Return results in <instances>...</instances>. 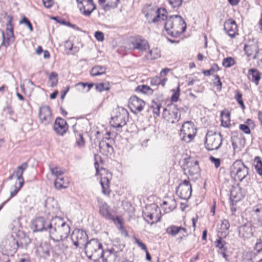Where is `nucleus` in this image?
<instances>
[{
    "mask_svg": "<svg viewBox=\"0 0 262 262\" xmlns=\"http://www.w3.org/2000/svg\"><path fill=\"white\" fill-rule=\"evenodd\" d=\"M163 23L165 30L170 36L174 37L184 32L186 28V24L182 16L179 15H173L167 16Z\"/></svg>",
    "mask_w": 262,
    "mask_h": 262,
    "instance_id": "f257e3e1",
    "label": "nucleus"
},
{
    "mask_svg": "<svg viewBox=\"0 0 262 262\" xmlns=\"http://www.w3.org/2000/svg\"><path fill=\"white\" fill-rule=\"evenodd\" d=\"M95 163L94 166L96 169V176L99 175L100 176V182L102 187V193L105 195H109L111 192L110 187V180L112 179V175L108 170L103 167L99 168V161L101 163V158L98 155L94 156Z\"/></svg>",
    "mask_w": 262,
    "mask_h": 262,
    "instance_id": "f03ea898",
    "label": "nucleus"
},
{
    "mask_svg": "<svg viewBox=\"0 0 262 262\" xmlns=\"http://www.w3.org/2000/svg\"><path fill=\"white\" fill-rule=\"evenodd\" d=\"M83 248L88 258L96 261L103 256L104 250L102 244L96 238L88 241Z\"/></svg>",
    "mask_w": 262,
    "mask_h": 262,
    "instance_id": "7ed1b4c3",
    "label": "nucleus"
},
{
    "mask_svg": "<svg viewBox=\"0 0 262 262\" xmlns=\"http://www.w3.org/2000/svg\"><path fill=\"white\" fill-rule=\"evenodd\" d=\"M229 170L231 178L235 181L242 182L249 174V168L241 160L235 161Z\"/></svg>",
    "mask_w": 262,
    "mask_h": 262,
    "instance_id": "20e7f679",
    "label": "nucleus"
},
{
    "mask_svg": "<svg viewBox=\"0 0 262 262\" xmlns=\"http://www.w3.org/2000/svg\"><path fill=\"white\" fill-rule=\"evenodd\" d=\"M144 13L149 23L158 24L164 20L167 12L164 8L156 9L150 5L146 7Z\"/></svg>",
    "mask_w": 262,
    "mask_h": 262,
    "instance_id": "39448f33",
    "label": "nucleus"
},
{
    "mask_svg": "<svg viewBox=\"0 0 262 262\" xmlns=\"http://www.w3.org/2000/svg\"><path fill=\"white\" fill-rule=\"evenodd\" d=\"M222 140L221 133L208 131L205 138V147L208 150H217L221 147Z\"/></svg>",
    "mask_w": 262,
    "mask_h": 262,
    "instance_id": "423d86ee",
    "label": "nucleus"
},
{
    "mask_svg": "<svg viewBox=\"0 0 262 262\" xmlns=\"http://www.w3.org/2000/svg\"><path fill=\"white\" fill-rule=\"evenodd\" d=\"M196 128L191 121L184 122L181 127L180 136L181 140L186 143L190 142L196 134Z\"/></svg>",
    "mask_w": 262,
    "mask_h": 262,
    "instance_id": "0eeeda50",
    "label": "nucleus"
},
{
    "mask_svg": "<svg viewBox=\"0 0 262 262\" xmlns=\"http://www.w3.org/2000/svg\"><path fill=\"white\" fill-rule=\"evenodd\" d=\"M163 116L167 122L175 123L180 119L179 110L176 105L171 104L164 108Z\"/></svg>",
    "mask_w": 262,
    "mask_h": 262,
    "instance_id": "6e6552de",
    "label": "nucleus"
},
{
    "mask_svg": "<svg viewBox=\"0 0 262 262\" xmlns=\"http://www.w3.org/2000/svg\"><path fill=\"white\" fill-rule=\"evenodd\" d=\"M71 238L76 247L83 248L88 241V235L84 230L75 229L71 235Z\"/></svg>",
    "mask_w": 262,
    "mask_h": 262,
    "instance_id": "1a4fd4ad",
    "label": "nucleus"
},
{
    "mask_svg": "<svg viewBox=\"0 0 262 262\" xmlns=\"http://www.w3.org/2000/svg\"><path fill=\"white\" fill-rule=\"evenodd\" d=\"M31 228L34 232L44 231L51 232L52 224L43 217H36L32 222Z\"/></svg>",
    "mask_w": 262,
    "mask_h": 262,
    "instance_id": "9d476101",
    "label": "nucleus"
},
{
    "mask_svg": "<svg viewBox=\"0 0 262 262\" xmlns=\"http://www.w3.org/2000/svg\"><path fill=\"white\" fill-rule=\"evenodd\" d=\"M129 49L138 50L143 52L149 49L148 41L141 36H137L132 38L128 43Z\"/></svg>",
    "mask_w": 262,
    "mask_h": 262,
    "instance_id": "9b49d317",
    "label": "nucleus"
},
{
    "mask_svg": "<svg viewBox=\"0 0 262 262\" xmlns=\"http://www.w3.org/2000/svg\"><path fill=\"white\" fill-rule=\"evenodd\" d=\"M85 124H86V122L81 123H76L72 126V129L76 137L75 146L79 148H82L85 147V141L82 135L83 133L84 132V130L80 129V127L81 125H85Z\"/></svg>",
    "mask_w": 262,
    "mask_h": 262,
    "instance_id": "f8f14e48",
    "label": "nucleus"
},
{
    "mask_svg": "<svg viewBox=\"0 0 262 262\" xmlns=\"http://www.w3.org/2000/svg\"><path fill=\"white\" fill-rule=\"evenodd\" d=\"M80 12L85 16H90L96 9L93 0H76Z\"/></svg>",
    "mask_w": 262,
    "mask_h": 262,
    "instance_id": "ddd939ff",
    "label": "nucleus"
},
{
    "mask_svg": "<svg viewBox=\"0 0 262 262\" xmlns=\"http://www.w3.org/2000/svg\"><path fill=\"white\" fill-rule=\"evenodd\" d=\"M177 193L178 196L183 200H188L191 195V185L189 181L185 180L177 189Z\"/></svg>",
    "mask_w": 262,
    "mask_h": 262,
    "instance_id": "4468645a",
    "label": "nucleus"
},
{
    "mask_svg": "<svg viewBox=\"0 0 262 262\" xmlns=\"http://www.w3.org/2000/svg\"><path fill=\"white\" fill-rule=\"evenodd\" d=\"M97 200L100 214L106 220H114V214L106 203L100 198H98Z\"/></svg>",
    "mask_w": 262,
    "mask_h": 262,
    "instance_id": "2eb2a0df",
    "label": "nucleus"
},
{
    "mask_svg": "<svg viewBox=\"0 0 262 262\" xmlns=\"http://www.w3.org/2000/svg\"><path fill=\"white\" fill-rule=\"evenodd\" d=\"M145 105V102L136 96H132L129 100V106L132 112L138 113L141 112Z\"/></svg>",
    "mask_w": 262,
    "mask_h": 262,
    "instance_id": "dca6fc26",
    "label": "nucleus"
},
{
    "mask_svg": "<svg viewBox=\"0 0 262 262\" xmlns=\"http://www.w3.org/2000/svg\"><path fill=\"white\" fill-rule=\"evenodd\" d=\"M39 118L41 123L45 125L50 124L52 121V112L49 106H43L39 108Z\"/></svg>",
    "mask_w": 262,
    "mask_h": 262,
    "instance_id": "f3484780",
    "label": "nucleus"
},
{
    "mask_svg": "<svg viewBox=\"0 0 262 262\" xmlns=\"http://www.w3.org/2000/svg\"><path fill=\"white\" fill-rule=\"evenodd\" d=\"M102 258L103 262H120V253L114 249H107L103 251Z\"/></svg>",
    "mask_w": 262,
    "mask_h": 262,
    "instance_id": "a211bd4d",
    "label": "nucleus"
},
{
    "mask_svg": "<svg viewBox=\"0 0 262 262\" xmlns=\"http://www.w3.org/2000/svg\"><path fill=\"white\" fill-rule=\"evenodd\" d=\"M244 51L248 57H252L254 59L260 58L261 51L258 49L257 45L255 43L245 44Z\"/></svg>",
    "mask_w": 262,
    "mask_h": 262,
    "instance_id": "6ab92c4d",
    "label": "nucleus"
},
{
    "mask_svg": "<svg viewBox=\"0 0 262 262\" xmlns=\"http://www.w3.org/2000/svg\"><path fill=\"white\" fill-rule=\"evenodd\" d=\"M238 235L244 241L249 239L253 235V228L251 224H245L238 228Z\"/></svg>",
    "mask_w": 262,
    "mask_h": 262,
    "instance_id": "aec40b11",
    "label": "nucleus"
},
{
    "mask_svg": "<svg viewBox=\"0 0 262 262\" xmlns=\"http://www.w3.org/2000/svg\"><path fill=\"white\" fill-rule=\"evenodd\" d=\"M224 29L226 33L231 37H234L237 34L238 29L237 24L234 20L228 19L225 21Z\"/></svg>",
    "mask_w": 262,
    "mask_h": 262,
    "instance_id": "412c9836",
    "label": "nucleus"
},
{
    "mask_svg": "<svg viewBox=\"0 0 262 262\" xmlns=\"http://www.w3.org/2000/svg\"><path fill=\"white\" fill-rule=\"evenodd\" d=\"M157 208L156 206H151L150 207V211H148L149 208H147L146 211L143 212V216L148 223L152 224L159 221L160 217H158L157 216L155 219V214H157Z\"/></svg>",
    "mask_w": 262,
    "mask_h": 262,
    "instance_id": "4be33fe9",
    "label": "nucleus"
},
{
    "mask_svg": "<svg viewBox=\"0 0 262 262\" xmlns=\"http://www.w3.org/2000/svg\"><path fill=\"white\" fill-rule=\"evenodd\" d=\"M185 163L188 168L190 174L195 175L199 173L200 168L199 166V161L192 157L185 159Z\"/></svg>",
    "mask_w": 262,
    "mask_h": 262,
    "instance_id": "5701e85b",
    "label": "nucleus"
},
{
    "mask_svg": "<svg viewBox=\"0 0 262 262\" xmlns=\"http://www.w3.org/2000/svg\"><path fill=\"white\" fill-rule=\"evenodd\" d=\"M110 124L114 128H121L126 124L125 115L119 113L116 116H112L110 121Z\"/></svg>",
    "mask_w": 262,
    "mask_h": 262,
    "instance_id": "b1692460",
    "label": "nucleus"
},
{
    "mask_svg": "<svg viewBox=\"0 0 262 262\" xmlns=\"http://www.w3.org/2000/svg\"><path fill=\"white\" fill-rule=\"evenodd\" d=\"M246 191L241 187H233L230 190V199L232 202H237L245 195Z\"/></svg>",
    "mask_w": 262,
    "mask_h": 262,
    "instance_id": "393cba45",
    "label": "nucleus"
},
{
    "mask_svg": "<svg viewBox=\"0 0 262 262\" xmlns=\"http://www.w3.org/2000/svg\"><path fill=\"white\" fill-rule=\"evenodd\" d=\"M53 129L57 134L63 136L66 133V121L58 117L55 121Z\"/></svg>",
    "mask_w": 262,
    "mask_h": 262,
    "instance_id": "a878e982",
    "label": "nucleus"
},
{
    "mask_svg": "<svg viewBox=\"0 0 262 262\" xmlns=\"http://www.w3.org/2000/svg\"><path fill=\"white\" fill-rule=\"evenodd\" d=\"M100 152L106 156L111 155L114 152L113 146L106 140H102L100 142L99 145Z\"/></svg>",
    "mask_w": 262,
    "mask_h": 262,
    "instance_id": "bb28decb",
    "label": "nucleus"
},
{
    "mask_svg": "<svg viewBox=\"0 0 262 262\" xmlns=\"http://www.w3.org/2000/svg\"><path fill=\"white\" fill-rule=\"evenodd\" d=\"M46 212L49 214L55 213L57 209L56 201L53 198H48L45 201Z\"/></svg>",
    "mask_w": 262,
    "mask_h": 262,
    "instance_id": "cd10ccee",
    "label": "nucleus"
},
{
    "mask_svg": "<svg viewBox=\"0 0 262 262\" xmlns=\"http://www.w3.org/2000/svg\"><path fill=\"white\" fill-rule=\"evenodd\" d=\"M248 78L256 85H258L261 78V73L256 69H250L248 72Z\"/></svg>",
    "mask_w": 262,
    "mask_h": 262,
    "instance_id": "c85d7f7f",
    "label": "nucleus"
},
{
    "mask_svg": "<svg viewBox=\"0 0 262 262\" xmlns=\"http://www.w3.org/2000/svg\"><path fill=\"white\" fill-rule=\"evenodd\" d=\"M4 247L6 251L15 253L18 247V242L12 236L10 239H7L5 241Z\"/></svg>",
    "mask_w": 262,
    "mask_h": 262,
    "instance_id": "c756f323",
    "label": "nucleus"
},
{
    "mask_svg": "<svg viewBox=\"0 0 262 262\" xmlns=\"http://www.w3.org/2000/svg\"><path fill=\"white\" fill-rule=\"evenodd\" d=\"M52 228L50 233H53L58 229L63 227L66 225V222L63 221V218L56 216L52 220Z\"/></svg>",
    "mask_w": 262,
    "mask_h": 262,
    "instance_id": "7c9ffc66",
    "label": "nucleus"
},
{
    "mask_svg": "<svg viewBox=\"0 0 262 262\" xmlns=\"http://www.w3.org/2000/svg\"><path fill=\"white\" fill-rule=\"evenodd\" d=\"M221 125L224 127L229 128L230 124V113L227 110L223 111L221 113Z\"/></svg>",
    "mask_w": 262,
    "mask_h": 262,
    "instance_id": "2f4dec72",
    "label": "nucleus"
},
{
    "mask_svg": "<svg viewBox=\"0 0 262 262\" xmlns=\"http://www.w3.org/2000/svg\"><path fill=\"white\" fill-rule=\"evenodd\" d=\"M119 1L120 0H99L98 3L100 5H103L105 10H107L111 8H116Z\"/></svg>",
    "mask_w": 262,
    "mask_h": 262,
    "instance_id": "473e14b6",
    "label": "nucleus"
},
{
    "mask_svg": "<svg viewBox=\"0 0 262 262\" xmlns=\"http://www.w3.org/2000/svg\"><path fill=\"white\" fill-rule=\"evenodd\" d=\"M162 205L165 213H168L176 208L177 203L174 199H170L167 201H164Z\"/></svg>",
    "mask_w": 262,
    "mask_h": 262,
    "instance_id": "72a5a7b5",
    "label": "nucleus"
},
{
    "mask_svg": "<svg viewBox=\"0 0 262 262\" xmlns=\"http://www.w3.org/2000/svg\"><path fill=\"white\" fill-rule=\"evenodd\" d=\"M0 33L2 37V42L1 43V46H4L6 48L10 46L11 42L14 41V39L13 38L12 36L9 35V33L8 32H6L5 35L4 31H2L1 29Z\"/></svg>",
    "mask_w": 262,
    "mask_h": 262,
    "instance_id": "f704fd0d",
    "label": "nucleus"
},
{
    "mask_svg": "<svg viewBox=\"0 0 262 262\" xmlns=\"http://www.w3.org/2000/svg\"><path fill=\"white\" fill-rule=\"evenodd\" d=\"M106 69L104 66H96L92 68L90 74L92 76H100L105 73Z\"/></svg>",
    "mask_w": 262,
    "mask_h": 262,
    "instance_id": "c9c22d12",
    "label": "nucleus"
},
{
    "mask_svg": "<svg viewBox=\"0 0 262 262\" xmlns=\"http://www.w3.org/2000/svg\"><path fill=\"white\" fill-rule=\"evenodd\" d=\"M161 56L160 51L157 48H154L150 50L146 55V58L148 60H154L158 59Z\"/></svg>",
    "mask_w": 262,
    "mask_h": 262,
    "instance_id": "e433bc0d",
    "label": "nucleus"
},
{
    "mask_svg": "<svg viewBox=\"0 0 262 262\" xmlns=\"http://www.w3.org/2000/svg\"><path fill=\"white\" fill-rule=\"evenodd\" d=\"M8 18V23L6 24V31L7 32L9 33V35L13 37V38L14 39V25L12 23L13 20V17L12 15H8L7 16Z\"/></svg>",
    "mask_w": 262,
    "mask_h": 262,
    "instance_id": "4c0bfd02",
    "label": "nucleus"
},
{
    "mask_svg": "<svg viewBox=\"0 0 262 262\" xmlns=\"http://www.w3.org/2000/svg\"><path fill=\"white\" fill-rule=\"evenodd\" d=\"M28 164L27 162L23 163L17 168V170L14 171L17 176V179H21L24 171L27 168Z\"/></svg>",
    "mask_w": 262,
    "mask_h": 262,
    "instance_id": "58836bf2",
    "label": "nucleus"
},
{
    "mask_svg": "<svg viewBox=\"0 0 262 262\" xmlns=\"http://www.w3.org/2000/svg\"><path fill=\"white\" fill-rule=\"evenodd\" d=\"M254 167L257 173L262 176V161L259 157H256L254 160Z\"/></svg>",
    "mask_w": 262,
    "mask_h": 262,
    "instance_id": "ea45409f",
    "label": "nucleus"
},
{
    "mask_svg": "<svg viewBox=\"0 0 262 262\" xmlns=\"http://www.w3.org/2000/svg\"><path fill=\"white\" fill-rule=\"evenodd\" d=\"M181 230L184 231L185 232H186V229L181 227H177L176 226H172L167 229V232L172 236L177 235Z\"/></svg>",
    "mask_w": 262,
    "mask_h": 262,
    "instance_id": "a19ab883",
    "label": "nucleus"
},
{
    "mask_svg": "<svg viewBox=\"0 0 262 262\" xmlns=\"http://www.w3.org/2000/svg\"><path fill=\"white\" fill-rule=\"evenodd\" d=\"M136 91L148 95H152L154 92L153 90L146 85L138 86L136 88Z\"/></svg>",
    "mask_w": 262,
    "mask_h": 262,
    "instance_id": "79ce46f5",
    "label": "nucleus"
},
{
    "mask_svg": "<svg viewBox=\"0 0 262 262\" xmlns=\"http://www.w3.org/2000/svg\"><path fill=\"white\" fill-rule=\"evenodd\" d=\"M230 227V224L227 220H223L220 226V230L222 234L224 233V236H226L228 233V230Z\"/></svg>",
    "mask_w": 262,
    "mask_h": 262,
    "instance_id": "37998d69",
    "label": "nucleus"
},
{
    "mask_svg": "<svg viewBox=\"0 0 262 262\" xmlns=\"http://www.w3.org/2000/svg\"><path fill=\"white\" fill-rule=\"evenodd\" d=\"M49 80L51 87L55 86L58 83V74L55 72H52L49 76Z\"/></svg>",
    "mask_w": 262,
    "mask_h": 262,
    "instance_id": "c03bdc74",
    "label": "nucleus"
},
{
    "mask_svg": "<svg viewBox=\"0 0 262 262\" xmlns=\"http://www.w3.org/2000/svg\"><path fill=\"white\" fill-rule=\"evenodd\" d=\"M235 95L234 96V99L239 104L242 109L244 110L245 108V106L242 99V93L238 90L235 91Z\"/></svg>",
    "mask_w": 262,
    "mask_h": 262,
    "instance_id": "a18cd8bd",
    "label": "nucleus"
},
{
    "mask_svg": "<svg viewBox=\"0 0 262 262\" xmlns=\"http://www.w3.org/2000/svg\"><path fill=\"white\" fill-rule=\"evenodd\" d=\"M215 243V246L218 248L219 251H222L227 250V248L225 246L226 243L222 239V237H219V238L216 240Z\"/></svg>",
    "mask_w": 262,
    "mask_h": 262,
    "instance_id": "49530a36",
    "label": "nucleus"
},
{
    "mask_svg": "<svg viewBox=\"0 0 262 262\" xmlns=\"http://www.w3.org/2000/svg\"><path fill=\"white\" fill-rule=\"evenodd\" d=\"M161 107V104L160 103L153 102L152 104L151 105L150 108L152 110V112L155 117L159 116L160 115V110Z\"/></svg>",
    "mask_w": 262,
    "mask_h": 262,
    "instance_id": "de8ad7c7",
    "label": "nucleus"
},
{
    "mask_svg": "<svg viewBox=\"0 0 262 262\" xmlns=\"http://www.w3.org/2000/svg\"><path fill=\"white\" fill-rule=\"evenodd\" d=\"M49 168L52 174L56 176V178L60 177L64 173V171L57 166L52 167L50 164Z\"/></svg>",
    "mask_w": 262,
    "mask_h": 262,
    "instance_id": "09e8293b",
    "label": "nucleus"
},
{
    "mask_svg": "<svg viewBox=\"0 0 262 262\" xmlns=\"http://www.w3.org/2000/svg\"><path fill=\"white\" fill-rule=\"evenodd\" d=\"M110 84L108 82L100 83L95 85L96 90L99 92L110 90Z\"/></svg>",
    "mask_w": 262,
    "mask_h": 262,
    "instance_id": "8fccbe9b",
    "label": "nucleus"
},
{
    "mask_svg": "<svg viewBox=\"0 0 262 262\" xmlns=\"http://www.w3.org/2000/svg\"><path fill=\"white\" fill-rule=\"evenodd\" d=\"M64 178L63 177H57L54 181V184L56 189H60L61 188H65L66 186L64 185Z\"/></svg>",
    "mask_w": 262,
    "mask_h": 262,
    "instance_id": "3c124183",
    "label": "nucleus"
},
{
    "mask_svg": "<svg viewBox=\"0 0 262 262\" xmlns=\"http://www.w3.org/2000/svg\"><path fill=\"white\" fill-rule=\"evenodd\" d=\"M235 63L234 59L232 57H227L223 59L222 64L226 68H230Z\"/></svg>",
    "mask_w": 262,
    "mask_h": 262,
    "instance_id": "603ef678",
    "label": "nucleus"
},
{
    "mask_svg": "<svg viewBox=\"0 0 262 262\" xmlns=\"http://www.w3.org/2000/svg\"><path fill=\"white\" fill-rule=\"evenodd\" d=\"M69 48V51L68 52V54H71L72 55H74L75 53H77L79 51V48L76 46H73V44L71 42H68L67 41V49Z\"/></svg>",
    "mask_w": 262,
    "mask_h": 262,
    "instance_id": "864d4df0",
    "label": "nucleus"
},
{
    "mask_svg": "<svg viewBox=\"0 0 262 262\" xmlns=\"http://www.w3.org/2000/svg\"><path fill=\"white\" fill-rule=\"evenodd\" d=\"M19 24H25L29 28L30 32L33 31V26L30 21L27 17L24 16L19 21Z\"/></svg>",
    "mask_w": 262,
    "mask_h": 262,
    "instance_id": "5fc2aeb1",
    "label": "nucleus"
},
{
    "mask_svg": "<svg viewBox=\"0 0 262 262\" xmlns=\"http://www.w3.org/2000/svg\"><path fill=\"white\" fill-rule=\"evenodd\" d=\"M56 250L57 251L58 254L59 255H66L65 250L66 247L63 243V242L59 243L56 247Z\"/></svg>",
    "mask_w": 262,
    "mask_h": 262,
    "instance_id": "6e6d98bb",
    "label": "nucleus"
},
{
    "mask_svg": "<svg viewBox=\"0 0 262 262\" xmlns=\"http://www.w3.org/2000/svg\"><path fill=\"white\" fill-rule=\"evenodd\" d=\"M180 86H178L176 90H173V94L171 97V101L172 102H177L180 96Z\"/></svg>",
    "mask_w": 262,
    "mask_h": 262,
    "instance_id": "4d7b16f0",
    "label": "nucleus"
},
{
    "mask_svg": "<svg viewBox=\"0 0 262 262\" xmlns=\"http://www.w3.org/2000/svg\"><path fill=\"white\" fill-rule=\"evenodd\" d=\"M254 249L257 253H259L262 252V240L261 238L257 239V242L254 247Z\"/></svg>",
    "mask_w": 262,
    "mask_h": 262,
    "instance_id": "13d9d810",
    "label": "nucleus"
},
{
    "mask_svg": "<svg viewBox=\"0 0 262 262\" xmlns=\"http://www.w3.org/2000/svg\"><path fill=\"white\" fill-rule=\"evenodd\" d=\"M168 1L172 8H178L181 6L183 0H168Z\"/></svg>",
    "mask_w": 262,
    "mask_h": 262,
    "instance_id": "bf43d9fd",
    "label": "nucleus"
},
{
    "mask_svg": "<svg viewBox=\"0 0 262 262\" xmlns=\"http://www.w3.org/2000/svg\"><path fill=\"white\" fill-rule=\"evenodd\" d=\"M161 82V79L160 76H155L150 79V84L152 86H158Z\"/></svg>",
    "mask_w": 262,
    "mask_h": 262,
    "instance_id": "052dcab7",
    "label": "nucleus"
},
{
    "mask_svg": "<svg viewBox=\"0 0 262 262\" xmlns=\"http://www.w3.org/2000/svg\"><path fill=\"white\" fill-rule=\"evenodd\" d=\"M215 80H216V82H214L215 86H217V90L218 91H221L222 89V82L220 80V77L217 75H214Z\"/></svg>",
    "mask_w": 262,
    "mask_h": 262,
    "instance_id": "680f3d73",
    "label": "nucleus"
},
{
    "mask_svg": "<svg viewBox=\"0 0 262 262\" xmlns=\"http://www.w3.org/2000/svg\"><path fill=\"white\" fill-rule=\"evenodd\" d=\"M239 127V129L245 134H250L251 133L250 129L247 125L244 124H240Z\"/></svg>",
    "mask_w": 262,
    "mask_h": 262,
    "instance_id": "e2e57ef3",
    "label": "nucleus"
},
{
    "mask_svg": "<svg viewBox=\"0 0 262 262\" xmlns=\"http://www.w3.org/2000/svg\"><path fill=\"white\" fill-rule=\"evenodd\" d=\"M209 159L212 163L214 164V166L216 168H218L221 164V160L219 158H215L213 156H210L209 157Z\"/></svg>",
    "mask_w": 262,
    "mask_h": 262,
    "instance_id": "0e129e2a",
    "label": "nucleus"
},
{
    "mask_svg": "<svg viewBox=\"0 0 262 262\" xmlns=\"http://www.w3.org/2000/svg\"><path fill=\"white\" fill-rule=\"evenodd\" d=\"M95 37L96 39L99 41H102L104 39V34L101 31H96L95 33Z\"/></svg>",
    "mask_w": 262,
    "mask_h": 262,
    "instance_id": "69168bd1",
    "label": "nucleus"
},
{
    "mask_svg": "<svg viewBox=\"0 0 262 262\" xmlns=\"http://www.w3.org/2000/svg\"><path fill=\"white\" fill-rule=\"evenodd\" d=\"M51 19L55 20L57 23L61 25H66V19H61L60 17L52 16Z\"/></svg>",
    "mask_w": 262,
    "mask_h": 262,
    "instance_id": "338daca9",
    "label": "nucleus"
},
{
    "mask_svg": "<svg viewBox=\"0 0 262 262\" xmlns=\"http://www.w3.org/2000/svg\"><path fill=\"white\" fill-rule=\"evenodd\" d=\"M42 3L45 7L50 8L53 5V0H42Z\"/></svg>",
    "mask_w": 262,
    "mask_h": 262,
    "instance_id": "774afa93",
    "label": "nucleus"
}]
</instances>
